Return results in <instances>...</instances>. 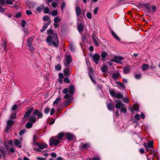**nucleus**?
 Here are the masks:
<instances>
[{
	"label": "nucleus",
	"instance_id": "nucleus-1",
	"mask_svg": "<svg viewBox=\"0 0 160 160\" xmlns=\"http://www.w3.org/2000/svg\"><path fill=\"white\" fill-rule=\"evenodd\" d=\"M53 31L51 29H49L47 30V34L48 35H52L48 36L46 38V41L49 46L53 45L54 47L58 48L59 41L58 36L56 33H53Z\"/></svg>",
	"mask_w": 160,
	"mask_h": 160
},
{
	"label": "nucleus",
	"instance_id": "nucleus-2",
	"mask_svg": "<svg viewBox=\"0 0 160 160\" xmlns=\"http://www.w3.org/2000/svg\"><path fill=\"white\" fill-rule=\"evenodd\" d=\"M75 11L77 17H79L81 14L85 16V10H82V11L81 8L79 6H78L75 7Z\"/></svg>",
	"mask_w": 160,
	"mask_h": 160
},
{
	"label": "nucleus",
	"instance_id": "nucleus-3",
	"mask_svg": "<svg viewBox=\"0 0 160 160\" xmlns=\"http://www.w3.org/2000/svg\"><path fill=\"white\" fill-rule=\"evenodd\" d=\"M123 59V58L120 56H115L113 58L110 59V61L116 63H121V61Z\"/></svg>",
	"mask_w": 160,
	"mask_h": 160
},
{
	"label": "nucleus",
	"instance_id": "nucleus-4",
	"mask_svg": "<svg viewBox=\"0 0 160 160\" xmlns=\"http://www.w3.org/2000/svg\"><path fill=\"white\" fill-rule=\"evenodd\" d=\"M60 142L58 140L54 139L53 137L50 138L49 140V146H50L55 145H57Z\"/></svg>",
	"mask_w": 160,
	"mask_h": 160
},
{
	"label": "nucleus",
	"instance_id": "nucleus-5",
	"mask_svg": "<svg viewBox=\"0 0 160 160\" xmlns=\"http://www.w3.org/2000/svg\"><path fill=\"white\" fill-rule=\"evenodd\" d=\"M90 56L92 58V60L97 64L99 63L98 60L100 57V55L97 53H95L93 55H90Z\"/></svg>",
	"mask_w": 160,
	"mask_h": 160
},
{
	"label": "nucleus",
	"instance_id": "nucleus-6",
	"mask_svg": "<svg viewBox=\"0 0 160 160\" xmlns=\"http://www.w3.org/2000/svg\"><path fill=\"white\" fill-rule=\"evenodd\" d=\"M32 114L34 116H37L38 119L42 118L43 116L42 112L38 109L34 110Z\"/></svg>",
	"mask_w": 160,
	"mask_h": 160
},
{
	"label": "nucleus",
	"instance_id": "nucleus-7",
	"mask_svg": "<svg viewBox=\"0 0 160 160\" xmlns=\"http://www.w3.org/2000/svg\"><path fill=\"white\" fill-rule=\"evenodd\" d=\"M0 152L3 158H5L8 154L5 148L3 146H0Z\"/></svg>",
	"mask_w": 160,
	"mask_h": 160
},
{
	"label": "nucleus",
	"instance_id": "nucleus-8",
	"mask_svg": "<svg viewBox=\"0 0 160 160\" xmlns=\"http://www.w3.org/2000/svg\"><path fill=\"white\" fill-rule=\"evenodd\" d=\"M51 20H49L47 22H45L44 24V25L43 26L41 30V32H43L48 27V26L50 25L51 23Z\"/></svg>",
	"mask_w": 160,
	"mask_h": 160
},
{
	"label": "nucleus",
	"instance_id": "nucleus-9",
	"mask_svg": "<svg viewBox=\"0 0 160 160\" xmlns=\"http://www.w3.org/2000/svg\"><path fill=\"white\" fill-rule=\"evenodd\" d=\"M34 108L32 107L30 108L29 109L27 110L24 115V117L28 118L30 115L32 113L33 111L34 110Z\"/></svg>",
	"mask_w": 160,
	"mask_h": 160
},
{
	"label": "nucleus",
	"instance_id": "nucleus-10",
	"mask_svg": "<svg viewBox=\"0 0 160 160\" xmlns=\"http://www.w3.org/2000/svg\"><path fill=\"white\" fill-rule=\"evenodd\" d=\"M133 108L132 109L131 107H130L129 109H131V112L132 113L133 112L134 110L138 111H139V106L138 104H134L132 106Z\"/></svg>",
	"mask_w": 160,
	"mask_h": 160
},
{
	"label": "nucleus",
	"instance_id": "nucleus-11",
	"mask_svg": "<svg viewBox=\"0 0 160 160\" xmlns=\"http://www.w3.org/2000/svg\"><path fill=\"white\" fill-rule=\"evenodd\" d=\"M33 40V38L32 37H30L28 38L27 39V45L28 47H30L32 45V42Z\"/></svg>",
	"mask_w": 160,
	"mask_h": 160
},
{
	"label": "nucleus",
	"instance_id": "nucleus-12",
	"mask_svg": "<svg viewBox=\"0 0 160 160\" xmlns=\"http://www.w3.org/2000/svg\"><path fill=\"white\" fill-rule=\"evenodd\" d=\"M92 38L93 40V42L94 43L95 46L96 47H98L99 44L98 42L97 41V39H98V38H97L94 34H92Z\"/></svg>",
	"mask_w": 160,
	"mask_h": 160
},
{
	"label": "nucleus",
	"instance_id": "nucleus-13",
	"mask_svg": "<svg viewBox=\"0 0 160 160\" xmlns=\"http://www.w3.org/2000/svg\"><path fill=\"white\" fill-rule=\"evenodd\" d=\"M36 145L41 149H42L46 148L47 146L48 145L46 143L44 144L42 143V144H40L38 142H37L36 143Z\"/></svg>",
	"mask_w": 160,
	"mask_h": 160
},
{
	"label": "nucleus",
	"instance_id": "nucleus-14",
	"mask_svg": "<svg viewBox=\"0 0 160 160\" xmlns=\"http://www.w3.org/2000/svg\"><path fill=\"white\" fill-rule=\"evenodd\" d=\"M69 93L70 94L73 95L74 92L75 91V88L74 86L73 85H70L69 87Z\"/></svg>",
	"mask_w": 160,
	"mask_h": 160
},
{
	"label": "nucleus",
	"instance_id": "nucleus-15",
	"mask_svg": "<svg viewBox=\"0 0 160 160\" xmlns=\"http://www.w3.org/2000/svg\"><path fill=\"white\" fill-rule=\"evenodd\" d=\"M67 63L65 66L67 67H68L69 65L72 61V58L71 56L68 55L66 58Z\"/></svg>",
	"mask_w": 160,
	"mask_h": 160
},
{
	"label": "nucleus",
	"instance_id": "nucleus-16",
	"mask_svg": "<svg viewBox=\"0 0 160 160\" xmlns=\"http://www.w3.org/2000/svg\"><path fill=\"white\" fill-rule=\"evenodd\" d=\"M107 107L109 111L113 110L114 108V104L112 103H108L107 104Z\"/></svg>",
	"mask_w": 160,
	"mask_h": 160
},
{
	"label": "nucleus",
	"instance_id": "nucleus-17",
	"mask_svg": "<svg viewBox=\"0 0 160 160\" xmlns=\"http://www.w3.org/2000/svg\"><path fill=\"white\" fill-rule=\"evenodd\" d=\"M130 67L129 65L123 68L124 73L125 74H127L129 73L130 71Z\"/></svg>",
	"mask_w": 160,
	"mask_h": 160
},
{
	"label": "nucleus",
	"instance_id": "nucleus-18",
	"mask_svg": "<svg viewBox=\"0 0 160 160\" xmlns=\"http://www.w3.org/2000/svg\"><path fill=\"white\" fill-rule=\"evenodd\" d=\"M66 136L68 141L72 140L74 138L73 135L70 133H67L66 134Z\"/></svg>",
	"mask_w": 160,
	"mask_h": 160
},
{
	"label": "nucleus",
	"instance_id": "nucleus-19",
	"mask_svg": "<svg viewBox=\"0 0 160 160\" xmlns=\"http://www.w3.org/2000/svg\"><path fill=\"white\" fill-rule=\"evenodd\" d=\"M29 121L30 122L32 123H35L36 121V119L35 117L33 114L32 115L29 119Z\"/></svg>",
	"mask_w": 160,
	"mask_h": 160
},
{
	"label": "nucleus",
	"instance_id": "nucleus-20",
	"mask_svg": "<svg viewBox=\"0 0 160 160\" xmlns=\"http://www.w3.org/2000/svg\"><path fill=\"white\" fill-rule=\"evenodd\" d=\"M14 144L15 146H18L19 148H21L22 147L20 141L17 139L14 140Z\"/></svg>",
	"mask_w": 160,
	"mask_h": 160
},
{
	"label": "nucleus",
	"instance_id": "nucleus-21",
	"mask_svg": "<svg viewBox=\"0 0 160 160\" xmlns=\"http://www.w3.org/2000/svg\"><path fill=\"white\" fill-rule=\"evenodd\" d=\"M143 6L145 7L147 12H151V10L150 8L149 5L147 3L144 4H143Z\"/></svg>",
	"mask_w": 160,
	"mask_h": 160
},
{
	"label": "nucleus",
	"instance_id": "nucleus-22",
	"mask_svg": "<svg viewBox=\"0 0 160 160\" xmlns=\"http://www.w3.org/2000/svg\"><path fill=\"white\" fill-rule=\"evenodd\" d=\"M119 75H120V74L119 72L114 73L112 75V78L114 79H117Z\"/></svg>",
	"mask_w": 160,
	"mask_h": 160
},
{
	"label": "nucleus",
	"instance_id": "nucleus-23",
	"mask_svg": "<svg viewBox=\"0 0 160 160\" xmlns=\"http://www.w3.org/2000/svg\"><path fill=\"white\" fill-rule=\"evenodd\" d=\"M78 29L79 32H81L83 30L84 26L82 24L80 23L78 27Z\"/></svg>",
	"mask_w": 160,
	"mask_h": 160
},
{
	"label": "nucleus",
	"instance_id": "nucleus-24",
	"mask_svg": "<svg viewBox=\"0 0 160 160\" xmlns=\"http://www.w3.org/2000/svg\"><path fill=\"white\" fill-rule=\"evenodd\" d=\"M111 33L113 36L119 41H120V38L116 35V34L113 31H111Z\"/></svg>",
	"mask_w": 160,
	"mask_h": 160
},
{
	"label": "nucleus",
	"instance_id": "nucleus-25",
	"mask_svg": "<svg viewBox=\"0 0 160 160\" xmlns=\"http://www.w3.org/2000/svg\"><path fill=\"white\" fill-rule=\"evenodd\" d=\"M153 141H152L151 142H148L147 143V146L148 148H152V149H153Z\"/></svg>",
	"mask_w": 160,
	"mask_h": 160
},
{
	"label": "nucleus",
	"instance_id": "nucleus-26",
	"mask_svg": "<svg viewBox=\"0 0 160 160\" xmlns=\"http://www.w3.org/2000/svg\"><path fill=\"white\" fill-rule=\"evenodd\" d=\"M108 70V68L107 65H104L101 68V70L102 72L105 73Z\"/></svg>",
	"mask_w": 160,
	"mask_h": 160
},
{
	"label": "nucleus",
	"instance_id": "nucleus-27",
	"mask_svg": "<svg viewBox=\"0 0 160 160\" xmlns=\"http://www.w3.org/2000/svg\"><path fill=\"white\" fill-rule=\"evenodd\" d=\"M124 104L122 102L121 103H117L115 104V107L117 109H119L120 108L124 106Z\"/></svg>",
	"mask_w": 160,
	"mask_h": 160
},
{
	"label": "nucleus",
	"instance_id": "nucleus-28",
	"mask_svg": "<svg viewBox=\"0 0 160 160\" xmlns=\"http://www.w3.org/2000/svg\"><path fill=\"white\" fill-rule=\"evenodd\" d=\"M33 124L30 122H28L26 124V127L28 129L31 128Z\"/></svg>",
	"mask_w": 160,
	"mask_h": 160
},
{
	"label": "nucleus",
	"instance_id": "nucleus-29",
	"mask_svg": "<svg viewBox=\"0 0 160 160\" xmlns=\"http://www.w3.org/2000/svg\"><path fill=\"white\" fill-rule=\"evenodd\" d=\"M64 134L62 132H61L59 133L57 135V137L60 140H61L62 139L63 137L64 136Z\"/></svg>",
	"mask_w": 160,
	"mask_h": 160
},
{
	"label": "nucleus",
	"instance_id": "nucleus-30",
	"mask_svg": "<svg viewBox=\"0 0 160 160\" xmlns=\"http://www.w3.org/2000/svg\"><path fill=\"white\" fill-rule=\"evenodd\" d=\"M116 84L117 85L120 86V87L122 88H125V86L124 85V84L122 83L121 82L118 81H117L116 82Z\"/></svg>",
	"mask_w": 160,
	"mask_h": 160
},
{
	"label": "nucleus",
	"instance_id": "nucleus-31",
	"mask_svg": "<svg viewBox=\"0 0 160 160\" xmlns=\"http://www.w3.org/2000/svg\"><path fill=\"white\" fill-rule=\"evenodd\" d=\"M70 49L71 51L74 52L75 51V48L72 43L69 44Z\"/></svg>",
	"mask_w": 160,
	"mask_h": 160
},
{
	"label": "nucleus",
	"instance_id": "nucleus-32",
	"mask_svg": "<svg viewBox=\"0 0 160 160\" xmlns=\"http://www.w3.org/2000/svg\"><path fill=\"white\" fill-rule=\"evenodd\" d=\"M110 93L111 96L113 98L115 97L116 93L115 92V91L114 90H110L109 91Z\"/></svg>",
	"mask_w": 160,
	"mask_h": 160
},
{
	"label": "nucleus",
	"instance_id": "nucleus-33",
	"mask_svg": "<svg viewBox=\"0 0 160 160\" xmlns=\"http://www.w3.org/2000/svg\"><path fill=\"white\" fill-rule=\"evenodd\" d=\"M149 65L148 64H143L142 67V70L143 71H146V70L148 68Z\"/></svg>",
	"mask_w": 160,
	"mask_h": 160
},
{
	"label": "nucleus",
	"instance_id": "nucleus-34",
	"mask_svg": "<svg viewBox=\"0 0 160 160\" xmlns=\"http://www.w3.org/2000/svg\"><path fill=\"white\" fill-rule=\"evenodd\" d=\"M108 55V54L107 52H103L101 54V57L102 58V61H104L103 59L106 58L107 56Z\"/></svg>",
	"mask_w": 160,
	"mask_h": 160
},
{
	"label": "nucleus",
	"instance_id": "nucleus-35",
	"mask_svg": "<svg viewBox=\"0 0 160 160\" xmlns=\"http://www.w3.org/2000/svg\"><path fill=\"white\" fill-rule=\"evenodd\" d=\"M61 98H57L56 100L54 101L53 102V104H56L58 105V103L61 100Z\"/></svg>",
	"mask_w": 160,
	"mask_h": 160
},
{
	"label": "nucleus",
	"instance_id": "nucleus-36",
	"mask_svg": "<svg viewBox=\"0 0 160 160\" xmlns=\"http://www.w3.org/2000/svg\"><path fill=\"white\" fill-rule=\"evenodd\" d=\"M72 100L70 99H68V100L66 101L64 104V106L66 107L69 105L71 102Z\"/></svg>",
	"mask_w": 160,
	"mask_h": 160
},
{
	"label": "nucleus",
	"instance_id": "nucleus-37",
	"mask_svg": "<svg viewBox=\"0 0 160 160\" xmlns=\"http://www.w3.org/2000/svg\"><path fill=\"white\" fill-rule=\"evenodd\" d=\"M26 132V129H24L21 130L19 133V134L20 136H21L23 135Z\"/></svg>",
	"mask_w": 160,
	"mask_h": 160
},
{
	"label": "nucleus",
	"instance_id": "nucleus-38",
	"mask_svg": "<svg viewBox=\"0 0 160 160\" xmlns=\"http://www.w3.org/2000/svg\"><path fill=\"white\" fill-rule=\"evenodd\" d=\"M63 72L64 75L66 76H68L69 75L68 68H65L63 71Z\"/></svg>",
	"mask_w": 160,
	"mask_h": 160
},
{
	"label": "nucleus",
	"instance_id": "nucleus-39",
	"mask_svg": "<svg viewBox=\"0 0 160 160\" xmlns=\"http://www.w3.org/2000/svg\"><path fill=\"white\" fill-rule=\"evenodd\" d=\"M50 17L48 16L45 15L43 17L42 20L44 21H46L47 20H50Z\"/></svg>",
	"mask_w": 160,
	"mask_h": 160
},
{
	"label": "nucleus",
	"instance_id": "nucleus-40",
	"mask_svg": "<svg viewBox=\"0 0 160 160\" xmlns=\"http://www.w3.org/2000/svg\"><path fill=\"white\" fill-rule=\"evenodd\" d=\"M55 69L58 71H60L61 69V65L60 64H58L55 66Z\"/></svg>",
	"mask_w": 160,
	"mask_h": 160
},
{
	"label": "nucleus",
	"instance_id": "nucleus-41",
	"mask_svg": "<svg viewBox=\"0 0 160 160\" xmlns=\"http://www.w3.org/2000/svg\"><path fill=\"white\" fill-rule=\"evenodd\" d=\"M16 114V112H14L12 113L11 115L10 118L12 119H14L15 118H17Z\"/></svg>",
	"mask_w": 160,
	"mask_h": 160
},
{
	"label": "nucleus",
	"instance_id": "nucleus-42",
	"mask_svg": "<svg viewBox=\"0 0 160 160\" xmlns=\"http://www.w3.org/2000/svg\"><path fill=\"white\" fill-rule=\"evenodd\" d=\"M14 122L13 120H9L7 121V124L12 126V125Z\"/></svg>",
	"mask_w": 160,
	"mask_h": 160
},
{
	"label": "nucleus",
	"instance_id": "nucleus-43",
	"mask_svg": "<svg viewBox=\"0 0 160 160\" xmlns=\"http://www.w3.org/2000/svg\"><path fill=\"white\" fill-rule=\"evenodd\" d=\"M73 96V95L72 94H66L64 96V98L65 99H68V98H70L71 97H72Z\"/></svg>",
	"mask_w": 160,
	"mask_h": 160
},
{
	"label": "nucleus",
	"instance_id": "nucleus-44",
	"mask_svg": "<svg viewBox=\"0 0 160 160\" xmlns=\"http://www.w3.org/2000/svg\"><path fill=\"white\" fill-rule=\"evenodd\" d=\"M90 147V144L88 143H86L84 144L82 146V147L83 148H86Z\"/></svg>",
	"mask_w": 160,
	"mask_h": 160
},
{
	"label": "nucleus",
	"instance_id": "nucleus-45",
	"mask_svg": "<svg viewBox=\"0 0 160 160\" xmlns=\"http://www.w3.org/2000/svg\"><path fill=\"white\" fill-rule=\"evenodd\" d=\"M57 14L58 10L56 9L53 10L52 13V15L53 16H56L57 15Z\"/></svg>",
	"mask_w": 160,
	"mask_h": 160
},
{
	"label": "nucleus",
	"instance_id": "nucleus-46",
	"mask_svg": "<svg viewBox=\"0 0 160 160\" xmlns=\"http://www.w3.org/2000/svg\"><path fill=\"white\" fill-rule=\"evenodd\" d=\"M54 23L59 22L60 21V19L58 17H56L54 18Z\"/></svg>",
	"mask_w": 160,
	"mask_h": 160
},
{
	"label": "nucleus",
	"instance_id": "nucleus-47",
	"mask_svg": "<svg viewBox=\"0 0 160 160\" xmlns=\"http://www.w3.org/2000/svg\"><path fill=\"white\" fill-rule=\"evenodd\" d=\"M86 16L89 19H90L92 18V15L90 12H88L87 13Z\"/></svg>",
	"mask_w": 160,
	"mask_h": 160
},
{
	"label": "nucleus",
	"instance_id": "nucleus-48",
	"mask_svg": "<svg viewBox=\"0 0 160 160\" xmlns=\"http://www.w3.org/2000/svg\"><path fill=\"white\" fill-rule=\"evenodd\" d=\"M115 97H116L118 98H122V95L121 93H118L116 94Z\"/></svg>",
	"mask_w": 160,
	"mask_h": 160
},
{
	"label": "nucleus",
	"instance_id": "nucleus-49",
	"mask_svg": "<svg viewBox=\"0 0 160 160\" xmlns=\"http://www.w3.org/2000/svg\"><path fill=\"white\" fill-rule=\"evenodd\" d=\"M26 24V22L24 20H22L21 21L22 26V27H25V25Z\"/></svg>",
	"mask_w": 160,
	"mask_h": 160
},
{
	"label": "nucleus",
	"instance_id": "nucleus-50",
	"mask_svg": "<svg viewBox=\"0 0 160 160\" xmlns=\"http://www.w3.org/2000/svg\"><path fill=\"white\" fill-rule=\"evenodd\" d=\"M64 81L65 82L67 83H69L70 82V80L69 79L65 77L64 79Z\"/></svg>",
	"mask_w": 160,
	"mask_h": 160
},
{
	"label": "nucleus",
	"instance_id": "nucleus-51",
	"mask_svg": "<svg viewBox=\"0 0 160 160\" xmlns=\"http://www.w3.org/2000/svg\"><path fill=\"white\" fill-rule=\"evenodd\" d=\"M120 111L121 112H123L124 113H126L127 112V108H126L124 107V106L122 107Z\"/></svg>",
	"mask_w": 160,
	"mask_h": 160
},
{
	"label": "nucleus",
	"instance_id": "nucleus-52",
	"mask_svg": "<svg viewBox=\"0 0 160 160\" xmlns=\"http://www.w3.org/2000/svg\"><path fill=\"white\" fill-rule=\"evenodd\" d=\"M41 7H43L42 5H41L40 7L38 6L36 8V10L38 12H42L41 8Z\"/></svg>",
	"mask_w": 160,
	"mask_h": 160
},
{
	"label": "nucleus",
	"instance_id": "nucleus-53",
	"mask_svg": "<svg viewBox=\"0 0 160 160\" xmlns=\"http://www.w3.org/2000/svg\"><path fill=\"white\" fill-rule=\"evenodd\" d=\"M49 108L48 107H47L44 110V112L45 114H47L49 113Z\"/></svg>",
	"mask_w": 160,
	"mask_h": 160
},
{
	"label": "nucleus",
	"instance_id": "nucleus-54",
	"mask_svg": "<svg viewBox=\"0 0 160 160\" xmlns=\"http://www.w3.org/2000/svg\"><path fill=\"white\" fill-rule=\"evenodd\" d=\"M65 6H66V3H65V2H62V4H61V5L60 6L61 9L62 10H63V8H64V7H65Z\"/></svg>",
	"mask_w": 160,
	"mask_h": 160
},
{
	"label": "nucleus",
	"instance_id": "nucleus-55",
	"mask_svg": "<svg viewBox=\"0 0 160 160\" xmlns=\"http://www.w3.org/2000/svg\"><path fill=\"white\" fill-rule=\"evenodd\" d=\"M22 16V14L20 12L17 13L15 16L16 18H19Z\"/></svg>",
	"mask_w": 160,
	"mask_h": 160
},
{
	"label": "nucleus",
	"instance_id": "nucleus-56",
	"mask_svg": "<svg viewBox=\"0 0 160 160\" xmlns=\"http://www.w3.org/2000/svg\"><path fill=\"white\" fill-rule=\"evenodd\" d=\"M29 47L28 50L31 52H33L35 51V49L32 47V45L30 47Z\"/></svg>",
	"mask_w": 160,
	"mask_h": 160
},
{
	"label": "nucleus",
	"instance_id": "nucleus-57",
	"mask_svg": "<svg viewBox=\"0 0 160 160\" xmlns=\"http://www.w3.org/2000/svg\"><path fill=\"white\" fill-rule=\"evenodd\" d=\"M49 11V9L48 7H46L44 8V12L45 13H48Z\"/></svg>",
	"mask_w": 160,
	"mask_h": 160
},
{
	"label": "nucleus",
	"instance_id": "nucleus-58",
	"mask_svg": "<svg viewBox=\"0 0 160 160\" xmlns=\"http://www.w3.org/2000/svg\"><path fill=\"white\" fill-rule=\"evenodd\" d=\"M135 119H137L138 120H139L140 118V116L139 114H137L135 116Z\"/></svg>",
	"mask_w": 160,
	"mask_h": 160
},
{
	"label": "nucleus",
	"instance_id": "nucleus-59",
	"mask_svg": "<svg viewBox=\"0 0 160 160\" xmlns=\"http://www.w3.org/2000/svg\"><path fill=\"white\" fill-rule=\"evenodd\" d=\"M123 101L124 102L126 103H128L129 102V100L128 98H123Z\"/></svg>",
	"mask_w": 160,
	"mask_h": 160
},
{
	"label": "nucleus",
	"instance_id": "nucleus-60",
	"mask_svg": "<svg viewBox=\"0 0 160 160\" xmlns=\"http://www.w3.org/2000/svg\"><path fill=\"white\" fill-rule=\"evenodd\" d=\"M68 88H65L63 91V93L64 94H67L68 92Z\"/></svg>",
	"mask_w": 160,
	"mask_h": 160
},
{
	"label": "nucleus",
	"instance_id": "nucleus-61",
	"mask_svg": "<svg viewBox=\"0 0 160 160\" xmlns=\"http://www.w3.org/2000/svg\"><path fill=\"white\" fill-rule=\"evenodd\" d=\"M140 153L142 154H143L144 152V150L143 148H141L139 149Z\"/></svg>",
	"mask_w": 160,
	"mask_h": 160
},
{
	"label": "nucleus",
	"instance_id": "nucleus-62",
	"mask_svg": "<svg viewBox=\"0 0 160 160\" xmlns=\"http://www.w3.org/2000/svg\"><path fill=\"white\" fill-rule=\"evenodd\" d=\"M26 12L27 14L28 15H29L32 14V12L29 10H27Z\"/></svg>",
	"mask_w": 160,
	"mask_h": 160
},
{
	"label": "nucleus",
	"instance_id": "nucleus-63",
	"mask_svg": "<svg viewBox=\"0 0 160 160\" xmlns=\"http://www.w3.org/2000/svg\"><path fill=\"white\" fill-rule=\"evenodd\" d=\"M6 3L12 5L13 4V2L12 1L10 0H7Z\"/></svg>",
	"mask_w": 160,
	"mask_h": 160
},
{
	"label": "nucleus",
	"instance_id": "nucleus-64",
	"mask_svg": "<svg viewBox=\"0 0 160 160\" xmlns=\"http://www.w3.org/2000/svg\"><path fill=\"white\" fill-rule=\"evenodd\" d=\"M18 106L16 105H14L12 107V109L13 111L16 110Z\"/></svg>",
	"mask_w": 160,
	"mask_h": 160
}]
</instances>
